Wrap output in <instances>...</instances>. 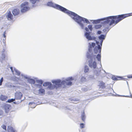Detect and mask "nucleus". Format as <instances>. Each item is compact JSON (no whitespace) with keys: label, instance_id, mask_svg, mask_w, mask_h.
I'll list each match as a JSON object with an SVG mask.
<instances>
[{"label":"nucleus","instance_id":"obj_1","mask_svg":"<svg viewBox=\"0 0 132 132\" xmlns=\"http://www.w3.org/2000/svg\"><path fill=\"white\" fill-rule=\"evenodd\" d=\"M53 6L56 9L66 13L71 17H72V18L79 24L82 29H83L84 28V25L82 23V22L85 21L87 23H89L87 19L82 18L75 13L70 11L59 5L55 4Z\"/></svg>","mask_w":132,"mask_h":132},{"label":"nucleus","instance_id":"obj_2","mask_svg":"<svg viewBox=\"0 0 132 132\" xmlns=\"http://www.w3.org/2000/svg\"><path fill=\"white\" fill-rule=\"evenodd\" d=\"M52 82L53 84V85L51 82H46L44 83L43 86L47 87V88L50 90H53L65 88L66 86H71L72 85L71 81L67 82L64 80L61 81L60 80H53Z\"/></svg>","mask_w":132,"mask_h":132},{"label":"nucleus","instance_id":"obj_3","mask_svg":"<svg viewBox=\"0 0 132 132\" xmlns=\"http://www.w3.org/2000/svg\"><path fill=\"white\" fill-rule=\"evenodd\" d=\"M131 15L132 13L116 16H110L107 21L108 22L111 21L110 24V25L113 24H114L115 25L124 18Z\"/></svg>","mask_w":132,"mask_h":132},{"label":"nucleus","instance_id":"obj_4","mask_svg":"<svg viewBox=\"0 0 132 132\" xmlns=\"http://www.w3.org/2000/svg\"><path fill=\"white\" fill-rule=\"evenodd\" d=\"M99 38L102 40L100 41V45L99 44V43L98 41H96V43L97 45V47H95L94 49V51L95 53L97 54L98 52L99 54H98L96 56V58L97 60L101 62V47L103 42V40L104 39V36L103 35H101L99 37Z\"/></svg>","mask_w":132,"mask_h":132},{"label":"nucleus","instance_id":"obj_5","mask_svg":"<svg viewBox=\"0 0 132 132\" xmlns=\"http://www.w3.org/2000/svg\"><path fill=\"white\" fill-rule=\"evenodd\" d=\"M87 58L90 59L88 61V65L90 68H96L97 67V63L95 61L93 62L92 56L90 55L88 52L87 53Z\"/></svg>","mask_w":132,"mask_h":132},{"label":"nucleus","instance_id":"obj_6","mask_svg":"<svg viewBox=\"0 0 132 132\" xmlns=\"http://www.w3.org/2000/svg\"><path fill=\"white\" fill-rule=\"evenodd\" d=\"M28 2H25L21 5V6L22 8L21 10V12H25L29 9V7L28 6Z\"/></svg>","mask_w":132,"mask_h":132},{"label":"nucleus","instance_id":"obj_7","mask_svg":"<svg viewBox=\"0 0 132 132\" xmlns=\"http://www.w3.org/2000/svg\"><path fill=\"white\" fill-rule=\"evenodd\" d=\"M106 93H107V91H104ZM108 92H110V91H108ZM113 93H109L108 92V94H107V93H106V94L105 95H105V96H116L117 95H118L119 96H125L126 97H131L132 98V95H131V93L130 92V91H129V93L130 94L129 95H127V96H124V95H119L118 94H117L116 93L114 92V91L113 92Z\"/></svg>","mask_w":132,"mask_h":132},{"label":"nucleus","instance_id":"obj_8","mask_svg":"<svg viewBox=\"0 0 132 132\" xmlns=\"http://www.w3.org/2000/svg\"><path fill=\"white\" fill-rule=\"evenodd\" d=\"M109 16L108 17H107L106 18H102L101 19H100L99 20H94V22L95 23H98L100 22L101 21H103L104 20H106L103 22V24H109V26H110L111 25H110V24L111 23V21L109 22H108L107 21L108 20V18H109Z\"/></svg>","mask_w":132,"mask_h":132},{"label":"nucleus","instance_id":"obj_9","mask_svg":"<svg viewBox=\"0 0 132 132\" xmlns=\"http://www.w3.org/2000/svg\"><path fill=\"white\" fill-rule=\"evenodd\" d=\"M90 32H86L85 34V36L86 38L89 40H94L96 39V37H92L90 35Z\"/></svg>","mask_w":132,"mask_h":132},{"label":"nucleus","instance_id":"obj_10","mask_svg":"<svg viewBox=\"0 0 132 132\" xmlns=\"http://www.w3.org/2000/svg\"><path fill=\"white\" fill-rule=\"evenodd\" d=\"M3 108L5 113H7L11 109V106L7 104H5L3 105Z\"/></svg>","mask_w":132,"mask_h":132},{"label":"nucleus","instance_id":"obj_11","mask_svg":"<svg viewBox=\"0 0 132 132\" xmlns=\"http://www.w3.org/2000/svg\"><path fill=\"white\" fill-rule=\"evenodd\" d=\"M112 79L114 81H117L120 80H125V78L118 76H113L112 77Z\"/></svg>","mask_w":132,"mask_h":132},{"label":"nucleus","instance_id":"obj_12","mask_svg":"<svg viewBox=\"0 0 132 132\" xmlns=\"http://www.w3.org/2000/svg\"><path fill=\"white\" fill-rule=\"evenodd\" d=\"M16 98L17 100L20 99L22 96V94L20 91H17L15 93Z\"/></svg>","mask_w":132,"mask_h":132},{"label":"nucleus","instance_id":"obj_13","mask_svg":"<svg viewBox=\"0 0 132 132\" xmlns=\"http://www.w3.org/2000/svg\"><path fill=\"white\" fill-rule=\"evenodd\" d=\"M89 51L91 52L92 51V48L94 47L95 45V43H92L91 44L90 43H89Z\"/></svg>","mask_w":132,"mask_h":132},{"label":"nucleus","instance_id":"obj_14","mask_svg":"<svg viewBox=\"0 0 132 132\" xmlns=\"http://www.w3.org/2000/svg\"><path fill=\"white\" fill-rule=\"evenodd\" d=\"M98 86L100 88H104L106 87V85L105 83L103 81H100L99 82Z\"/></svg>","mask_w":132,"mask_h":132},{"label":"nucleus","instance_id":"obj_15","mask_svg":"<svg viewBox=\"0 0 132 132\" xmlns=\"http://www.w3.org/2000/svg\"><path fill=\"white\" fill-rule=\"evenodd\" d=\"M7 17L8 20H13V16L11 14L10 11L7 12Z\"/></svg>","mask_w":132,"mask_h":132},{"label":"nucleus","instance_id":"obj_16","mask_svg":"<svg viewBox=\"0 0 132 132\" xmlns=\"http://www.w3.org/2000/svg\"><path fill=\"white\" fill-rule=\"evenodd\" d=\"M33 92L35 94L39 95H43L45 94V91H33Z\"/></svg>","mask_w":132,"mask_h":132},{"label":"nucleus","instance_id":"obj_17","mask_svg":"<svg viewBox=\"0 0 132 132\" xmlns=\"http://www.w3.org/2000/svg\"><path fill=\"white\" fill-rule=\"evenodd\" d=\"M12 13L15 16L19 14L20 11L18 9H15L13 10Z\"/></svg>","mask_w":132,"mask_h":132},{"label":"nucleus","instance_id":"obj_18","mask_svg":"<svg viewBox=\"0 0 132 132\" xmlns=\"http://www.w3.org/2000/svg\"><path fill=\"white\" fill-rule=\"evenodd\" d=\"M7 96L3 95H1L0 96V99L2 101H5L7 99Z\"/></svg>","mask_w":132,"mask_h":132},{"label":"nucleus","instance_id":"obj_19","mask_svg":"<svg viewBox=\"0 0 132 132\" xmlns=\"http://www.w3.org/2000/svg\"><path fill=\"white\" fill-rule=\"evenodd\" d=\"M86 118V116L84 112L82 113L81 118L82 121L84 122L85 119Z\"/></svg>","mask_w":132,"mask_h":132},{"label":"nucleus","instance_id":"obj_20","mask_svg":"<svg viewBox=\"0 0 132 132\" xmlns=\"http://www.w3.org/2000/svg\"><path fill=\"white\" fill-rule=\"evenodd\" d=\"M28 81L29 82L30 84H34L35 82V80L32 79H28Z\"/></svg>","mask_w":132,"mask_h":132},{"label":"nucleus","instance_id":"obj_21","mask_svg":"<svg viewBox=\"0 0 132 132\" xmlns=\"http://www.w3.org/2000/svg\"><path fill=\"white\" fill-rule=\"evenodd\" d=\"M69 99L71 101H73L75 102H73V103H76V102H78L79 101V100L78 99L74 98H69Z\"/></svg>","mask_w":132,"mask_h":132},{"label":"nucleus","instance_id":"obj_22","mask_svg":"<svg viewBox=\"0 0 132 132\" xmlns=\"http://www.w3.org/2000/svg\"><path fill=\"white\" fill-rule=\"evenodd\" d=\"M7 131L8 132H13L14 131L13 128L10 126H8L7 128Z\"/></svg>","mask_w":132,"mask_h":132},{"label":"nucleus","instance_id":"obj_23","mask_svg":"<svg viewBox=\"0 0 132 132\" xmlns=\"http://www.w3.org/2000/svg\"><path fill=\"white\" fill-rule=\"evenodd\" d=\"M89 71V69L87 65H85L84 67V72L87 73Z\"/></svg>","mask_w":132,"mask_h":132},{"label":"nucleus","instance_id":"obj_24","mask_svg":"<svg viewBox=\"0 0 132 132\" xmlns=\"http://www.w3.org/2000/svg\"><path fill=\"white\" fill-rule=\"evenodd\" d=\"M102 27V25L101 24H97L95 25V28L96 29H98Z\"/></svg>","mask_w":132,"mask_h":132},{"label":"nucleus","instance_id":"obj_25","mask_svg":"<svg viewBox=\"0 0 132 132\" xmlns=\"http://www.w3.org/2000/svg\"><path fill=\"white\" fill-rule=\"evenodd\" d=\"M30 2L32 4H35L37 1H39L40 0H30Z\"/></svg>","mask_w":132,"mask_h":132},{"label":"nucleus","instance_id":"obj_26","mask_svg":"<svg viewBox=\"0 0 132 132\" xmlns=\"http://www.w3.org/2000/svg\"><path fill=\"white\" fill-rule=\"evenodd\" d=\"M15 100V99L12 98L8 100L6 102H7L11 103L13 102Z\"/></svg>","mask_w":132,"mask_h":132},{"label":"nucleus","instance_id":"obj_27","mask_svg":"<svg viewBox=\"0 0 132 132\" xmlns=\"http://www.w3.org/2000/svg\"><path fill=\"white\" fill-rule=\"evenodd\" d=\"M109 30L108 27L106 28L103 30V31L105 32H107Z\"/></svg>","mask_w":132,"mask_h":132},{"label":"nucleus","instance_id":"obj_28","mask_svg":"<svg viewBox=\"0 0 132 132\" xmlns=\"http://www.w3.org/2000/svg\"><path fill=\"white\" fill-rule=\"evenodd\" d=\"M37 82L39 84H40L41 85H42L43 83L42 81L41 80H37Z\"/></svg>","mask_w":132,"mask_h":132},{"label":"nucleus","instance_id":"obj_29","mask_svg":"<svg viewBox=\"0 0 132 132\" xmlns=\"http://www.w3.org/2000/svg\"><path fill=\"white\" fill-rule=\"evenodd\" d=\"M1 127L3 129H4L5 131H6V126L5 125H3L1 126Z\"/></svg>","mask_w":132,"mask_h":132},{"label":"nucleus","instance_id":"obj_30","mask_svg":"<svg viewBox=\"0 0 132 132\" xmlns=\"http://www.w3.org/2000/svg\"><path fill=\"white\" fill-rule=\"evenodd\" d=\"M92 25H89L88 26V27L90 31H92L93 29L92 27Z\"/></svg>","mask_w":132,"mask_h":132},{"label":"nucleus","instance_id":"obj_31","mask_svg":"<svg viewBox=\"0 0 132 132\" xmlns=\"http://www.w3.org/2000/svg\"><path fill=\"white\" fill-rule=\"evenodd\" d=\"M47 5L49 6H52L53 4L52 2H48L47 3Z\"/></svg>","mask_w":132,"mask_h":132},{"label":"nucleus","instance_id":"obj_32","mask_svg":"<svg viewBox=\"0 0 132 132\" xmlns=\"http://www.w3.org/2000/svg\"><path fill=\"white\" fill-rule=\"evenodd\" d=\"M3 77L1 78L0 80V86H1L2 85V83L3 81Z\"/></svg>","mask_w":132,"mask_h":132},{"label":"nucleus","instance_id":"obj_33","mask_svg":"<svg viewBox=\"0 0 132 132\" xmlns=\"http://www.w3.org/2000/svg\"><path fill=\"white\" fill-rule=\"evenodd\" d=\"M73 80V79L72 77H69L67 79V80H66L67 81H70V80Z\"/></svg>","mask_w":132,"mask_h":132},{"label":"nucleus","instance_id":"obj_34","mask_svg":"<svg viewBox=\"0 0 132 132\" xmlns=\"http://www.w3.org/2000/svg\"><path fill=\"white\" fill-rule=\"evenodd\" d=\"M84 124L83 123H81L80 124V127L81 128H84Z\"/></svg>","mask_w":132,"mask_h":132},{"label":"nucleus","instance_id":"obj_35","mask_svg":"<svg viewBox=\"0 0 132 132\" xmlns=\"http://www.w3.org/2000/svg\"><path fill=\"white\" fill-rule=\"evenodd\" d=\"M127 77L129 78H132V74L130 75H128L127 76Z\"/></svg>","mask_w":132,"mask_h":132},{"label":"nucleus","instance_id":"obj_36","mask_svg":"<svg viewBox=\"0 0 132 132\" xmlns=\"http://www.w3.org/2000/svg\"><path fill=\"white\" fill-rule=\"evenodd\" d=\"M47 94H48L51 95L52 94V91H47Z\"/></svg>","mask_w":132,"mask_h":132},{"label":"nucleus","instance_id":"obj_37","mask_svg":"<svg viewBox=\"0 0 132 132\" xmlns=\"http://www.w3.org/2000/svg\"><path fill=\"white\" fill-rule=\"evenodd\" d=\"M3 114V111L1 110H0V116L2 115Z\"/></svg>","mask_w":132,"mask_h":132},{"label":"nucleus","instance_id":"obj_38","mask_svg":"<svg viewBox=\"0 0 132 132\" xmlns=\"http://www.w3.org/2000/svg\"><path fill=\"white\" fill-rule=\"evenodd\" d=\"M5 34H6V32L5 31L4 32L3 34V36L5 38L6 37V36L5 35Z\"/></svg>","mask_w":132,"mask_h":132},{"label":"nucleus","instance_id":"obj_39","mask_svg":"<svg viewBox=\"0 0 132 132\" xmlns=\"http://www.w3.org/2000/svg\"><path fill=\"white\" fill-rule=\"evenodd\" d=\"M97 34H100L101 33V32L100 31H98L97 32Z\"/></svg>","mask_w":132,"mask_h":132},{"label":"nucleus","instance_id":"obj_40","mask_svg":"<svg viewBox=\"0 0 132 132\" xmlns=\"http://www.w3.org/2000/svg\"><path fill=\"white\" fill-rule=\"evenodd\" d=\"M85 30L87 31H89V29H88V28H87V27H85Z\"/></svg>","mask_w":132,"mask_h":132},{"label":"nucleus","instance_id":"obj_41","mask_svg":"<svg viewBox=\"0 0 132 132\" xmlns=\"http://www.w3.org/2000/svg\"><path fill=\"white\" fill-rule=\"evenodd\" d=\"M33 103V102H31V103H29V105H32V104Z\"/></svg>","mask_w":132,"mask_h":132},{"label":"nucleus","instance_id":"obj_42","mask_svg":"<svg viewBox=\"0 0 132 132\" xmlns=\"http://www.w3.org/2000/svg\"><path fill=\"white\" fill-rule=\"evenodd\" d=\"M11 70H13V68H12V67H11Z\"/></svg>","mask_w":132,"mask_h":132},{"label":"nucleus","instance_id":"obj_43","mask_svg":"<svg viewBox=\"0 0 132 132\" xmlns=\"http://www.w3.org/2000/svg\"><path fill=\"white\" fill-rule=\"evenodd\" d=\"M36 106H35L34 107H31V108H34Z\"/></svg>","mask_w":132,"mask_h":132},{"label":"nucleus","instance_id":"obj_44","mask_svg":"<svg viewBox=\"0 0 132 132\" xmlns=\"http://www.w3.org/2000/svg\"><path fill=\"white\" fill-rule=\"evenodd\" d=\"M94 92H95L94 93H95V94H96V91H94Z\"/></svg>","mask_w":132,"mask_h":132},{"label":"nucleus","instance_id":"obj_45","mask_svg":"<svg viewBox=\"0 0 132 132\" xmlns=\"http://www.w3.org/2000/svg\"><path fill=\"white\" fill-rule=\"evenodd\" d=\"M13 103H14V104H16V103H15V102H13Z\"/></svg>","mask_w":132,"mask_h":132},{"label":"nucleus","instance_id":"obj_46","mask_svg":"<svg viewBox=\"0 0 132 132\" xmlns=\"http://www.w3.org/2000/svg\"><path fill=\"white\" fill-rule=\"evenodd\" d=\"M39 91H41V90H40V89H39Z\"/></svg>","mask_w":132,"mask_h":132},{"label":"nucleus","instance_id":"obj_47","mask_svg":"<svg viewBox=\"0 0 132 132\" xmlns=\"http://www.w3.org/2000/svg\"><path fill=\"white\" fill-rule=\"evenodd\" d=\"M99 95H97L96 96H99Z\"/></svg>","mask_w":132,"mask_h":132},{"label":"nucleus","instance_id":"obj_48","mask_svg":"<svg viewBox=\"0 0 132 132\" xmlns=\"http://www.w3.org/2000/svg\"><path fill=\"white\" fill-rule=\"evenodd\" d=\"M43 91H44V90L43 89Z\"/></svg>","mask_w":132,"mask_h":132},{"label":"nucleus","instance_id":"obj_49","mask_svg":"<svg viewBox=\"0 0 132 132\" xmlns=\"http://www.w3.org/2000/svg\"><path fill=\"white\" fill-rule=\"evenodd\" d=\"M94 59H95V58Z\"/></svg>","mask_w":132,"mask_h":132}]
</instances>
